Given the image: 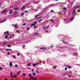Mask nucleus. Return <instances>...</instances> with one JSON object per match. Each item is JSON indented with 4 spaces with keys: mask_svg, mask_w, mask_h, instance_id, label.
I'll return each mask as SVG.
<instances>
[{
    "mask_svg": "<svg viewBox=\"0 0 80 80\" xmlns=\"http://www.w3.org/2000/svg\"><path fill=\"white\" fill-rule=\"evenodd\" d=\"M25 47V45H23V48H24Z\"/></svg>",
    "mask_w": 80,
    "mask_h": 80,
    "instance_id": "5fc2aeb1",
    "label": "nucleus"
},
{
    "mask_svg": "<svg viewBox=\"0 0 80 80\" xmlns=\"http://www.w3.org/2000/svg\"><path fill=\"white\" fill-rule=\"evenodd\" d=\"M38 64H39V63H36V65H38Z\"/></svg>",
    "mask_w": 80,
    "mask_h": 80,
    "instance_id": "4d7b16f0",
    "label": "nucleus"
},
{
    "mask_svg": "<svg viewBox=\"0 0 80 80\" xmlns=\"http://www.w3.org/2000/svg\"><path fill=\"white\" fill-rule=\"evenodd\" d=\"M12 25L14 27H18V25H17V24H15L14 25V24H12Z\"/></svg>",
    "mask_w": 80,
    "mask_h": 80,
    "instance_id": "39448f33",
    "label": "nucleus"
},
{
    "mask_svg": "<svg viewBox=\"0 0 80 80\" xmlns=\"http://www.w3.org/2000/svg\"><path fill=\"white\" fill-rule=\"evenodd\" d=\"M31 76H32V74H31V73H29L28 75V76L30 77Z\"/></svg>",
    "mask_w": 80,
    "mask_h": 80,
    "instance_id": "bb28decb",
    "label": "nucleus"
},
{
    "mask_svg": "<svg viewBox=\"0 0 80 80\" xmlns=\"http://www.w3.org/2000/svg\"><path fill=\"white\" fill-rule=\"evenodd\" d=\"M63 42L64 43H68V42H66V41H63Z\"/></svg>",
    "mask_w": 80,
    "mask_h": 80,
    "instance_id": "58836bf2",
    "label": "nucleus"
},
{
    "mask_svg": "<svg viewBox=\"0 0 80 80\" xmlns=\"http://www.w3.org/2000/svg\"><path fill=\"white\" fill-rule=\"evenodd\" d=\"M23 76H25V73H23Z\"/></svg>",
    "mask_w": 80,
    "mask_h": 80,
    "instance_id": "6e6d98bb",
    "label": "nucleus"
},
{
    "mask_svg": "<svg viewBox=\"0 0 80 80\" xmlns=\"http://www.w3.org/2000/svg\"><path fill=\"white\" fill-rule=\"evenodd\" d=\"M34 28H37V27L36 26H34Z\"/></svg>",
    "mask_w": 80,
    "mask_h": 80,
    "instance_id": "a19ab883",
    "label": "nucleus"
},
{
    "mask_svg": "<svg viewBox=\"0 0 80 80\" xmlns=\"http://www.w3.org/2000/svg\"><path fill=\"white\" fill-rule=\"evenodd\" d=\"M20 71H19L18 72L17 74L18 75L19 73H20Z\"/></svg>",
    "mask_w": 80,
    "mask_h": 80,
    "instance_id": "79ce46f5",
    "label": "nucleus"
},
{
    "mask_svg": "<svg viewBox=\"0 0 80 80\" xmlns=\"http://www.w3.org/2000/svg\"><path fill=\"white\" fill-rule=\"evenodd\" d=\"M33 67H35V66H36V64H33Z\"/></svg>",
    "mask_w": 80,
    "mask_h": 80,
    "instance_id": "5701e85b",
    "label": "nucleus"
},
{
    "mask_svg": "<svg viewBox=\"0 0 80 80\" xmlns=\"http://www.w3.org/2000/svg\"><path fill=\"white\" fill-rule=\"evenodd\" d=\"M6 20H7V19H5V20H4V21H3V20L2 21V22H1V23H3V22H5V21H6Z\"/></svg>",
    "mask_w": 80,
    "mask_h": 80,
    "instance_id": "412c9836",
    "label": "nucleus"
},
{
    "mask_svg": "<svg viewBox=\"0 0 80 80\" xmlns=\"http://www.w3.org/2000/svg\"><path fill=\"white\" fill-rule=\"evenodd\" d=\"M30 65H31V63H29V64H27V65H28V66H29V67H30Z\"/></svg>",
    "mask_w": 80,
    "mask_h": 80,
    "instance_id": "4be33fe9",
    "label": "nucleus"
},
{
    "mask_svg": "<svg viewBox=\"0 0 80 80\" xmlns=\"http://www.w3.org/2000/svg\"><path fill=\"white\" fill-rule=\"evenodd\" d=\"M80 8V6H78V7H77L75 8V9H77V8Z\"/></svg>",
    "mask_w": 80,
    "mask_h": 80,
    "instance_id": "2f4dec72",
    "label": "nucleus"
},
{
    "mask_svg": "<svg viewBox=\"0 0 80 80\" xmlns=\"http://www.w3.org/2000/svg\"><path fill=\"white\" fill-rule=\"evenodd\" d=\"M75 11H76V10L74 9L73 10V13H76V12H75Z\"/></svg>",
    "mask_w": 80,
    "mask_h": 80,
    "instance_id": "a211bd4d",
    "label": "nucleus"
},
{
    "mask_svg": "<svg viewBox=\"0 0 80 80\" xmlns=\"http://www.w3.org/2000/svg\"><path fill=\"white\" fill-rule=\"evenodd\" d=\"M6 33H9V32L8 31H7L6 32Z\"/></svg>",
    "mask_w": 80,
    "mask_h": 80,
    "instance_id": "37998d69",
    "label": "nucleus"
},
{
    "mask_svg": "<svg viewBox=\"0 0 80 80\" xmlns=\"http://www.w3.org/2000/svg\"><path fill=\"white\" fill-rule=\"evenodd\" d=\"M32 72H34V70L33 69L32 70Z\"/></svg>",
    "mask_w": 80,
    "mask_h": 80,
    "instance_id": "69168bd1",
    "label": "nucleus"
},
{
    "mask_svg": "<svg viewBox=\"0 0 80 80\" xmlns=\"http://www.w3.org/2000/svg\"><path fill=\"white\" fill-rule=\"evenodd\" d=\"M78 12H80V10H78Z\"/></svg>",
    "mask_w": 80,
    "mask_h": 80,
    "instance_id": "680f3d73",
    "label": "nucleus"
},
{
    "mask_svg": "<svg viewBox=\"0 0 80 80\" xmlns=\"http://www.w3.org/2000/svg\"><path fill=\"white\" fill-rule=\"evenodd\" d=\"M12 12L10 11L9 12V14H12Z\"/></svg>",
    "mask_w": 80,
    "mask_h": 80,
    "instance_id": "a878e982",
    "label": "nucleus"
},
{
    "mask_svg": "<svg viewBox=\"0 0 80 80\" xmlns=\"http://www.w3.org/2000/svg\"><path fill=\"white\" fill-rule=\"evenodd\" d=\"M12 58H14V59H16V57H15V56L14 55L13 57H12Z\"/></svg>",
    "mask_w": 80,
    "mask_h": 80,
    "instance_id": "aec40b11",
    "label": "nucleus"
},
{
    "mask_svg": "<svg viewBox=\"0 0 80 80\" xmlns=\"http://www.w3.org/2000/svg\"><path fill=\"white\" fill-rule=\"evenodd\" d=\"M13 77H15V78H17V75H14L13 76Z\"/></svg>",
    "mask_w": 80,
    "mask_h": 80,
    "instance_id": "9d476101",
    "label": "nucleus"
},
{
    "mask_svg": "<svg viewBox=\"0 0 80 80\" xmlns=\"http://www.w3.org/2000/svg\"><path fill=\"white\" fill-rule=\"evenodd\" d=\"M73 54H74L75 55H78V54H77V53H73Z\"/></svg>",
    "mask_w": 80,
    "mask_h": 80,
    "instance_id": "c9c22d12",
    "label": "nucleus"
},
{
    "mask_svg": "<svg viewBox=\"0 0 80 80\" xmlns=\"http://www.w3.org/2000/svg\"><path fill=\"white\" fill-rule=\"evenodd\" d=\"M42 19H41L40 20H39V21H38V22H41V21H42Z\"/></svg>",
    "mask_w": 80,
    "mask_h": 80,
    "instance_id": "c03bdc74",
    "label": "nucleus"
},
{
    "mask_svg": "<svg viewBox=\"0 0 80 80\" xmlns=\"http://www.w3.org/2000/svg\"><path fill=\"white\" fill-rule=\"evenodd\" d=\"M10 75H11V77L10 78H11V77H13V76H12V73H10Z\"/></svg>",
    "mask_w": 80,
    "mask_h": 80,
    "instance_id": "f3484780",
    "label": "nucleus"
},
{
    "mask_svg": "<svg viewBox=\"0 0 80 80\" xmlns=\"http://www.w3.org/2000/svg\"><path fill=\"white\" fill-rule=\"evenodd\" d=\"M15 67H18V65L15 64Z\"/></svg>",
    "mask_w": 80,
    "mask_h": 80,
    "instance_id": "cd10ccee",
    "label": "nucleus"
},
{
    "mask_svg": "<svg viewBox=\"0 0 80 80\" xmlns=\"http://www.w3.org/2000/svg\"><path fill=\"white\" fill-rule=\"evenodd\" d=\"M36 72H37V73H38L39 72L38 71H36Z\"/></svg>",
    "mask_w": 80,
    "mask_h": 80,
    "instance_id": "774afa93",
    "label": "nucleus"
},
{
    "mask_svg": "<svg viewBox=\"0 0 80 80\" xmlns=\"http://www.w3.org/2000/svg\"><path fill=\"white\" fill-rule=\"evenodd\" d=\"M8 55H10V52H8Z\"/></svg>",
    "mask_w": 80,
    "mask_h": 80,
    "instance_id": "8fccbe9b",
    "label": "nucleus"
},
{
    "mask_svg": "<svg viewBox=\"0 0 80 80\" xmlns=\"http://www.w3.org/2000/svg\"><path fill=\"white\" fill-rule=\"evenodd\" d=\"M65 70H67V68H65Z\"/></svg>",
    "mask_w": 80,
    "mask_h": 80,
    "instance_id": "13d9d810",
    "label": "nucleus"
},
{
    "mask_svg": "<svg viewBox=\"0 0 80 80\" xmlns=\"http://www.w3.org/2000/svg\"><path fill=\"white\" fill-rule=\"evenodd\" d=\"M14 9L15 10H17V11L19 10V8H18L17 7L14 8Z\"/></svg>",
    "mask_w": 80,
    "mask_h": 80,
    "instance_id": "0eeeda50",
    "label": "nucleus"
},
{
    "mask_svg": "<svg viewBox=\"0 0 80 80\" xmlns=\"http://www.w3.org/2000/svg\"><path fill=\"white\" fill-rule=\"evenodd\" d=\"M24 25H26V23H24L22 24L23 26H24Z\"/></svg>",
    "mask_w": 80,
    "mask_h": 80,
    "instance_id": "f704fd0d",
    "label": "nucleus"
},
{
    "mask_svg": "<svg viewBox=\"0 0 80 80\" xmlns=\"http://www.w3.org/2000/svg\"><path fill=\"white\" fill-rule=\"evenodd\" d=\"M74 13V16H75V15H76V13Z\"/></svg>",
    "mask_w": 80,
    "mask_h": 80,
    "instance_id": "0e129e2a",
    "label": "nucleus"
},
{
    "mask_svg": "<svg viewBox=\"0 0 80 80\" xmlns=\"http://www.w3.org/2000/svg\"><path fill=\"white\" fill-rule=\"evenodd\" d=\"M69 72H70V73H72V72L71 71H69Z\"/></svg>",
    "mask_w": 80,
    "mask_h": 80,
    "instance_id": "338daca9",
    "label": "nucleus"
},
{
    "mask_svg": "<svg viewBox=\"0 0 80 80\" xmlns=\"http://www.w3.org/2000/svg\"><path fill=\"white\" fill-rule=\"evenodd\" d=\"M53 12V10H51V13H52V12Z\"/></svg>",
    "mask_w": 80,
    "mask_h": 80,
    "instance_id": "a18cd8bd",
    "label": "nucleus"
},
{
    "mask_svg": "<svg viewBox=\"0 0 80 80\" xmlns=\"http://www.w3.org/2000/svg\"><path fill=\"white\" fill-rule=\"evenodd\" d=\"M37 23V22H34V25H35V24L36 23Z\"/></svg>",
    "mask_w": 80,
    "mask_h": 80,
    "instance_id": "ea45409f",
    "label": "nucleus"
},
{
    "mask_svg": "<svg viewBox=\"0 0 80 80\" xmlns=\"http://www.w3.org/2000/svg\"><path fill=\"white\" fill-rule=\"evenodd\" d=\"M63 10H67V8L64 7V8H63Z\"/></svg>",
    "mask_w": 80,
    "mask_h": 80,
    "instance_id": "6ab92c4d",
    "label": "nucleus"
},
{
    "mask_svg": "<svg viewBox=\"0 0 80 80\" xmlns=\"http://www.w3.org/2000/svg\"><path fill=\"white\" fill-rule=\"evenodd\" d=\"M38 35V34L37 32H36L34 34V35Z\"/></svg>",
    "mask_w": 80,
    "mask_h": 80,
    "instance_id": "2eb2a0df",
    "label": "nucleus"
},
{
    "mask_svg": "<svg viewBox=\"0 0 80 80\" xmlns=\"http://www.w3.org/2000/svg\"><path fill=\"white\" fill-rule=\"evenodd\" d=\"M23 15H24V13L23 12H22L21 14V16H23Z\"/></svg>",
    "mask_w": 80,
    "mask_h": 80,
    "instance_id": "c756f323",
    "label": "nucleus"
},
{
    "mask_svg": "<svg viewBox=\"0 0 80 80\" xmlns=\"http://www.w3.org/2000/svg\"><path fill=\"white\" fill-rule=\"evenodd\" d=\"M73 20V18H72L70 19V20Z\"/></svg>",
    "mask_w": 80,
    "mask_h": 80,
    "instance_id": "7c9ffc66",
    "label": "nucleus"
},
{
    "mask_svg": "<svg viewBox=\"0 0 80 80\" xmlns=\"http://www.w3.org/2000/svg\"><path fill=\"white\" fill-rule=\"evenodd\" d=\"M7 44V42H4L3 43V45H5Z\"/></svg>",
    "mask_w": 80,
    "mask_h": 80,
    "instance_id": "09e8293b",
    "label": "nucleus"
},
{
    "mask_svg": "<svg viewBox=\"0 0 80 80\" xmlns=\"http://www.w3.org/2000/svg\"><path fill=\"white\" fill-rule=\"evenodd\" d=\"M34 25H35L34 24L32 23V24H31V27H32V26H34Z\"/></svg>",
    "mask_w": 80,
    "mask_h": 80,
    "instance_id": "ddd939ff",
    "label": "nucleus"
},
{
    "mask_svg": "<svg viewBox=\"0 0 80 80\" xmlns=\"http://www.w3.org/2000/svg\"><path fill=\"white\" fill-rule=\"evenodd\" d=\"M40 50H47L46 48L41 47L40 48Z\"/></svg>",
    "mask_w": 80,
    "mask_h": 80,
    "instance_id": "f03ea898",
    "label": "nucleus"
},
{
    "mask_svg": "<svg viewBox=\"0 0 80 80\" xmlns=\"http://www.w3.org/2000/svg\"><path fill=\"white\" fill-rule=\"evenodd\" d=\"M57 68V66H55V67L53 66V68H54V69H55V68Z\"/></svg>",
    "mask_w": 80,
    "mask_h": 80,
    "instance_id": "c85d7f7f",
    "label": "nucleus"
},
{
    "mask_svg": "<svg viewBox=\"0 0 80 80\" xmlns=\"http://www.w3.org/2000/svg\"><path fill=\"white\" fill-rule=\"evenodd\" d=\"M68 75V76L70 78V77H72L71 76H70V75Z\"/></svg>",
    "mask_w": 80,
    "mask_h": 80,
    "instance_id": "49530a36",
    "label": "nucleus"
},
{
    "mask_svg": "<svg viewBox=\"0 0 80 80\" xmlns=\"http://www.w3.org/2000/svg\"><path fill=\"white\" fill-rule=\"evenodd\" d=\"M6 11H7V9H5V11H3V12H2V13H5L6 12Z\"/></svg>",
    "mask_w": 80,
    "mask_h": 80,
    "instance_id": "6e6552de",
    "label": "nucleus"
},
{
    "mask_svg": "<svg viewBox=\"0 0 80 80\" xmlns=\"http://www.w3.org/2000/svg\"><path fill=\"white\" fill-rule=\"evenodd\" d=\"M12 37H15V35H14V34H12Z\"/></svg>",
    "mask_w": 80,
    "mask_h": 80,
    "instance_id": "de8ad7c7",
    "label": "nucleus"
},
{
    "mask_svg": "<svg viewBox=\"0 0 80 80\" xmlns=\"http://www.w3.org/2000/svg\"><path fill=\"white\" fill-rule=\"evenodd\" d=\"M25 13H28V11H25Z\"/></svg>",
    "mask_w": 80,
    "mask_h": 80,
    "instance_id": "3c124183",
    "label": "nucleus"
},
{
    "mask_svg": "<svg viewBox=\"0 0 80 80\" xmlns=\"http://www.w3.org/2000/svg\"><path fill=\"white\" fill-rule=\"evenodd\" d=\"M29 29L30 28H28L26 29L27 30H29Z\"/></svg>",
    "mask_w": 80,
    "mask_h": 80,
    "instance_id": "b1692460",
    "label": "nucleus"
},
{
    "mask_svg": "<svg viewBox=\"0 0 80 80\" xmlns=\"http://www.w3.org/2000/svg\"><path fill=\"white\" fill-rule=\"evenodd\" d=\"M30 78L31 79H33L34 78L33 77L31 76L30 77Z\"/></svg>",
    "mask_w": 80,
    "mask_h": 80,
    "instance_id": "4468645a",
    "label": "nucleus"
},
{
    "mask_svg": "<svg viewBox=\"0 0 80 80\" xmlns=\"http://www.w3.org/2000/svg\"><path fill=\"white\" fill-rule=\"evenodd\" d=\"M58 14H60L62 15V12H59L58 13Z\"/></svg>",
    "mask_w": 80,
    "mask_h": 80,
    "instance_id": "e433bc0d",
    "label": "nucleus"
},
{
    "mask_svg": "<svg viewBox=\"0 0 80 80\" xmlns=\"http://www.w3.org/2000/svg\"><path fill=\"white\" fill-rule=\"evenodd\" d=\"M67 20V18L64 19V21H65V20Z\"/></svg>",
    "mask_w": 80,
    "mask_h": 80,
    "instance_id": "052dcab7",
    "label": "nucleus"
},
{
    "mask_svg": "<svg viewBox=\"0 0 80 80\" xmlns=\"http://www.w3.org/2000/svg\"><path fill=\"white\" fill-rule=\"evenodd\" d=\"M50 21L51 22H53L52 23H54V20H53V19H51Z\"/></svg>",
    "mask_w": 80,
    "mask_h": 80,
    "instance_id": "f8f14e48",
    "label": "nucleus"
},
{
    "mask_svg": "<svg viewBox=\"0 0 80 80\" xmlns=\"http://www.w3.org/2000/svg\"><path fill=\"white\" fill-rule=\"evenodd\" d=\"M65 66H66V67H67V68H69V69L72 68V67H70L69 66H68V65H65Z\"/></svg>",
    "mask_w": 80,
    "mask_h": 80,
    "instance_id": "423d86ee",
    "label": "nucleus"
},
{
    "mask_svg": "<svg viewBox=\"0 0 80 80\" xmlns=\"http://www.w3.org/2000/svg\"><path fill=\"white\" fill-rule=\"evenodd\" d=\"M9 65L10 67H12L13 66V64L12 63V62H10Z\"/></svg>",
    "mask_w": 80,
    "mask_h": 80,
    "instance_id": "7ed1b4c3",
    "label": "nucleus"
},
{
    "mask_svg": "<svg viewBox=\"0 0 80 80\" xmlns=\"http://www.w3.org/2000/svg\"><path fill=\"white\" fill-rule=\"evenodd\" d=\"M20 53H18L17 54V56H20Z\"/></svg>",
    "mask_w": 80,
    "mask_h": 80,
    "instance_id": "473e14b6",
    "label": "nucleus"
},
{
    "mask_svg": "<svg viewBox=\"0 0 80 80\" xmlns=\"http://www.w3.org/2000/svg\"><path fill=\"white\" fill-rule=\"evenodd\" d=\"M0 4H1V3H0V7H1L2 6V5H0Z\"/></svg>",
    "mask_w": 80,
    "mask_h": 80,
    "instance_id": "e2e57ef3",
    "label": "nucleus"
},
{
    "mask_svg": "<svg viewBox=\"0 0 80 80\" xmlns=\"http://www.w3.org/2000/svg\"><path fill=\"white\" fill-rule=\"evenodd\" d=\"M25 7L24 6H23V7H22L21 8V10H25Z\"/></svg>",
    "mask_w": 80,
    "mask_h": 80,
    "instance_id": "20e7f679",
    "label": "nucleus"
},
{
    "mask_svg": "<svg viewBox=\"0 0 80 80\" xmlns=\"http://www.w3.org/2000/svg\"><path fill=\"white\" fill-rule=\"evenodd\" d=\"M34 80H37V78H34Z\"/></svg>",
    "mask_w": 80,
    "mask_h": 80,
    "instance_id": "bf43d9fd",
    "label": "nucleus"
},
{
    "mask_svg": "<svg viewBox=\"0 0 80 80\" xmlns=\"http://www.w3.org/2000/svg\"><path fill=\"white\" fill-rule=\"evenodd\" d=\"M8 38V36H6L5 37V39H7V38Z\"/></svg>",
    "mask_w": 80,
    "mask_h": 80,
    "instance_id": "4c0bfd02",
    "label": "nucleus"
},
{
    "mask_svg": "<svg viewBox=\"0 0 80 80\" xmlns=\"http://www.w3.org/2000/svg\"><path fill=\"white\" fill-rule=\"evenodd\" d=\"M50 48H53V46H50Z\"/></svg>",
    "mask_w": 80,
    "mask_h": 80,
    "instance_id": "864d4df0",
    "label": "nucleus"
},
{
    "mask_svg": "<svg viewBox=\"0 0 80 80\" xmlns=\"http://www.w3.org/2000/svg\"><path fill=\"white\" fill-rule=\"evenodd\" d=\"M32 74H33V75H35V73H33Z\"/></svg>",
    "mask_w": 80,
    "mask_h": 80,
    "instance_id": "603ef678",
    "label": "nucleus"
},
{
    "mask_svg": "<svg viewBox=\"0 0 80 80\" xmlns=\"http://www.w3.org/2000/svg\"><path fill=\"white\" fill-rule=\"evenodd\" d=\"M7 45L8 46V47H9V48H10V47H12V46L10 45V44H8Z\"/></svg>",
    "mask_w": 80,
    "mask_h": 80,
    "instance_id": "1a4fd4ad",
    "label": "nucleus"
},
{
    "mask_svg": "<svg viewBox=\"0 0 80 80\" xmlns=\"http://www.w3.org/2000/svg\"><path fill=\"white\" fill-rule=\"evenodd\" d=\"M35 17H39V15H36L35 16Z\"/></svg>",
    "mask_w": 80,
    "mask_h": 80,
    "instance_id": "72a5a7b5",
    "label": "nucleus"
},
{
    "mask_svg": "<svg viewBox=\"0 0 80 80\" xmlns=\"http://www.w3.org/2000/svg\"><path fill=\"white\" fill-rule=\"evenodd\" d=\"M2 69H3V68H2V67H0V71L2 70Z\"/></svg>",
    "mask_w": 80,
    "mask_h": 80,
    "instance_id": "dca6fc26",
    "label": "nucleus"
},
{
    "mask_svg": "<svg viewBox=\"0 0 80 80\" xmlns=\"http://www.w3.org/2000/svg\"><path fill=\"white\" fill-rule=\"evenodd\" d=\"M6 50L8 51V50H11V51H12V49H6Z\"/></svg>",
    "mask_w": 80,
    "mask_h": 80,
    "instance_id": "9b49d317",
    "label": "nucleus"
},
{
    "mask_svg": "<svg viewBox=\"0 0 80 80\" xmlns=\"http://www.w3.org/2000/svg\"><path fill=\"white\" fill-rule=\"evenodd\" d=\"M16 32H18V33L19 34H20V32H19V30H17L16 31Z\"/></svg>",
    "mask_w": 80,
    "mask_h": 80,
    "instance_id": "393cba45",
    "label": "nucleus"
},
{
    "mask_svg": "<svg viewBox=\"0 0 80 80\" xmlns=\"http://www.w3.org/2000/svg\"><path fill=\"white\" fill-rule=\"evenodd\" d=\"M43 29H47V28H48V27H49V26H43Z\"/></svg>",
    "mask_w": 80,
    "mask_h": 80,
    "instance_id": "f257e3e1",
    "label": "nucleus"
}]
</instances>
